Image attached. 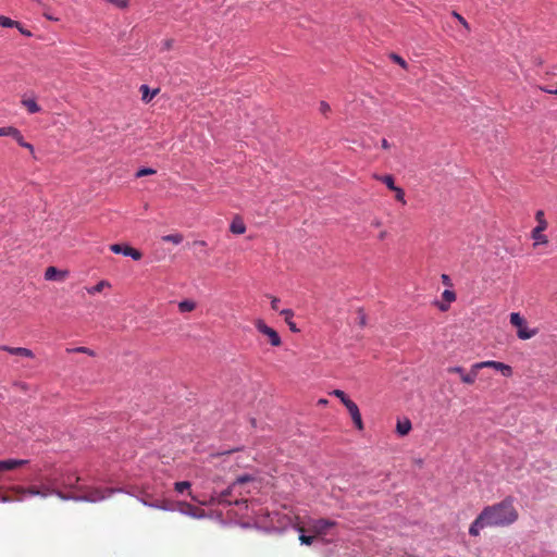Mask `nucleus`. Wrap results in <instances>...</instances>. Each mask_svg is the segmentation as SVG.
Wrapping results in <instances>:
<instances>
[{
	"label": "nucleus",
	"mask_w": 557,
	"mask_h": 557,
	"mask_svg": "<svg viewBox=\"0 0 557 557\" xmlns=\"http://www.w3.org/2000/svg\"><path fill=\"white\" fill-rule=\"evenodd\" d=\"M230 231L233 233V234H237V235H240V234H244L246 232V225L244 223V221L236 216L233 219L231 225H230Z\"/></svg>",
	"instance_id": "obj_15"
},
{
	"label": "nucleus",
	"mask_w": 557,
	"mask_h": 557,
	"mask_svg": "<svg viewBox=\"0 0 557 557\" xmlns=\"http://www.w3.org/2000/svg\"><path fill=\"white\" fill-rule=\"evenodd\" d=\"M255 480V478L250 474H244V475H239L234 482L233 484L231 485V487L228 490H226L225 492H223L221 494V498L224 500L226 498L227 495H230L231 491L232 490H235L237 486L239 485H243V484H246L248 482H252Z\"/></svg>",
	"instance_id": "obj_13"
},
{
	"label": "nucleus",
	"mask_w": 557,
	"mask_h": 557,
	"mask_svg": "<svg viewBox=\"0 0 557 557\" xmlns=\"http://www.w3.org/2000/svg\"><path fill=\"white\" fill-rule=\"evenodd\" d=\"M5 136H11L12 138H14L17 141V144L22 147H24V145L26 143L24 140L22 133L16 127H13V126H7V135Z\"/></svg>",
	"instance_id": "obj_19"
},
{
	"label": "nucleus",
	"mask_w": 557,
	"mask_h": 557,
	"mask_svg": "<svg viewBox=\"0 0 557 557\" xmlns=\"http://www.w3.org/2000/svg\"><path fill=\"white\" fill-rule=\"evenodd\" d=\"M441 278H442V283H443L445 286H447V287H451V286H453V283H451V280H450V277H449V275H447V274H442Z\"/></svg>",
	"instance_id": "obj_38"
},
{
	"label": "nucleus",
	"mask_w": 557,
	"mask_h": 557,
	"mask_svg": "<svg viewBox=\"0 0 557 557\" xmlns=\"http://www.w3.org/2000/svg\"><path fill=\"white\" fill-rule=\"evenodd\" d=\"M195 245L205 247L207 245V243L205 240H197V242H195Z\"/></svg>",
	"instance_id": "obj_46"
},
{
	"label": "nucleus",
	"mask_w": 557,
	"mask_h": 557,
	"mask_svg": "<svg viewBox=\"0 0 557 557\" xmlns=\"http://www.w3.org/2000/svg\"><path fill=\"white\" fill-rule=\"evenodd\" d=\"M373 177L376 180V181H380L382 183H384L386 185V187L388 189H391L392 191L394 189H396V185H395V182H394V177L389 174H386V175H379V174H374Z\"/></svg>",
	"instance_id": "obj_21"
},
{
	"label": "nucleus",
	"mask_w": 557,
	"mask_h": 557,
	"mask_svg": "<svg viewBox=\"0 0 557 557\" xmlns=\"http://www.w3.org/2000/svg\"><path fill=\"white\" fill-rule=\"evenodd\" d=\"M442 297L445 301H447L448 304L453 302L456 300V294L454 290H450V289H445L442 294Z\"/></svg>",
	"instance_id": "obj_32"
},
{
	"label": "nucleus",
	"mask_w": 557,
	"mask_h": 557,
	"mask_svg": "<svg viewBox=\"0 0 557 557\" xmlns=\"http://www.w3.org/2000/svg\"><path fill=\"white\" fill-rule=\"evenodd\" d=\"M0 26L2 27H13V26H18V23L7 17V16H3V15H0Z\"/></svg>",
	"instance_id": "obj_29"
},
{
	"label": "nucleus",
	"mask_w": 557,
	"mask_h": 557,
	"mask_svg": "<svg viewBox=\"0 0 557 557\" xmlns=\"http://www.w3.org/2000/svg\"><path fill=\"white\" fill-rule=\"evenodd\" d=\"M438 308L441 311H446L448 309V306L441 304V305H438Z\"/></svg>",
	"instance_id": "obj_47"
},
{
	"label": "nucleus",
	"mask_w": 557,
	"mask_h": 557,
	"mask_svg": "<svg viewBox=\"0 0 557 557\" xmlns=\"http://www.w3.org/2000/svg\"><path fill=\"white\" fill-rule=\"evenodd\" d=\"M319 404H321V405H325V404H327V400H326V399H320V400H319Z\"/></svg>",
	"instance_id": "obj_52"
},
{
	"label": "nucleus",
	"mask_w": 557,
	"mask_h": 557,
	"mask_svg": "<svg viewBox=\"0 0 557 557\" xmlns=\"http://www.w3.org/2000/svg\"><path fill=\"white\" fill-rule=\"evenodd\" d=\"M79 476L75 478V481L72 482L71 478L69 476L66 481H64L63 485L69 488H75L81 494L79 495H66L63 492L59 490H52L51 493L55 494L59 498L63 500H75V502H90L96 503L99 500L104 499L108 495H110L113 491L112 490H101L97 487H88V486H78L77 483L79 482Z\"/></svg>",
	"instance_id": "obj_2"
},
{
	"label": "nucleus",
	"mask_w": 557,
	"mask_h": 557,
	"mask_svg": "<svg viewBox=\"0 0 557 557\" xmlns=\"http://www.w3.org/2000/svg\"><path fill=\"white\" fill-rule=\"evenodd\" d=\"M26 463H28V460L25 459L0 460V473L14 470L16 468L25 466Z\"/></svg>",
	"instance_id": "obj_11"
},
{
	"label": "nucleus",
	"mask_w": 557,
	"mask_h": 557,
	"mask_svg": "<svg viewBox=\"0 0 557 557\" xmlns=\"http://www.w3.org/2000/svg\"><path fill=\"white\" fill-rule=\"evenodd\" d=\"M510 323L518 329L517 336L520 339H530L537 334V329H529L525 320L520 315L519 312H512L510 314Z\"/></svg>",
	"instance_id": "obj_4"
},
{
	"label": "nucleus",
	"mask_w": 557,
	"mask_h": 557,
	"mask_svg": "<svg viewBox=\"0 0 557 557\" xmlns=\"http://www.w3.org/2000/svg\"><path fill=\"white\" fill-rule=\"evenodd\" d=\"M519 518L518 510L511 497H506L499 503L486 506L471 523L469 534L478 536L485 528H504L511 525Z\"/></svg>",
	"instance_id": "obj_1"
},
{
	"label": "nucleus",
	"mask_w": 557,
	"mask_h": 557,
	"mask_svg": "<svg viewBox=\"0 0 557 557\" xmlns=\"http://www.w3.org/2000/svg\"><path fill=\"white\" fill-rule=\"evenodd\" d=\"M140 91L143 101L149 102L158 94L159 89H154L152 92H150V89L147 85H141Z\"/></svg>",
	"instance_id": "obj_23"
},
{
	"label": "nucleus",
	"mask_w": 557,
	"mask_h": 557,
	"mask_svg": "<svg viewBox=\"0 0 557 557\" xmlns=\"http://www.w3.org/2000/svg\"><path fill=\"white\" fill-rule=\"evenodd\" d=\"M280 299L277 297L271 296V308L273 310H278Z\"/></svg>",
	"instance_id": "obj_42"
},
{
	"label": "nucleus",
	"mask_w": 557,
	"mask_h": 557,
	"mask_svg": "<svg viewBox=\"0 0 557 557\" xmlns=\"http://www.w3.org/2000/svg\"><path fill=\"white\" fill-rule=\"evenodd\" d=\"M121 255L131 257L134 260H140L143 257V253L138 249H135L128 245L122 246Z\"/></svg>",
	"instance_id": "obj_17"
},
{
	"label": "nucleus",
	"mask_w": 557,
	"mask_h": 557,
	"mask_svg": "<svg viewBox=\"0 0 557 557\" xmlns=\"http://www.w3.org/2000/svg\"><path fill=\"white\" fill-rule=\"evenodd\" d=\"M154 173H156V170H153L151 168H143V169L137 171L136 177H143V176H146V175H152Z\"/></svg>",
	"instance_id": "obj_36"
},
{
	"label": "nucleus",
	"mask_w": 557,
	"mask_h": 557,
	"mask_svg": "<svg viewBox=\"0 0 557 557\" xmlns=\"http://www.w3.org/2000/svg\"><path fill=\"white\" fill-rule=\"evenodd\" d=\"M372 224H373L374 226H377V227H379V226H381V221L375 220Z\"/></svg>",
	"instance_id": "obj_51"
},
{
	"label": "nucleus",
	"mask_w": 557,
	"mask_h": 557,
	"mask_svg": "<svg viewBox=\"0 0 557 557\" xmlns=\"http://www.w3.org/2000/svg\"><path fill=\"white\" fill-rule=\"evenodd\" d=\"M23 148H26L27 150L30 151V153H34V146L27 141L25 143Z\"/></svg>",
	"instance_id": "obj_44"
},
{
	"label": "nucleus",
	"mask_w": 557,
	"mask_h": 557,
	"mask_svg": "<svg viewBox=\"0 0 557 557\" xmlns=\"http://www.w3.org/2000/svg\"><path fill=\"white\" fill-rule=\"evenodd\" d=\"M331 395L337 397L343 405H345V401H349L350 398L342 391V389H334Z\"/></svg>",
	"instance_id": "obj_33"
},
{
	"label": "nucleus",
	"mask_w": 557,
	"mask_h": 557,
	"mask_svg": "<svg viewBox=\"0 0 557 557\" xmlns=\"http://www.w3.org/2000/svg\"><path fill=\"white\" fill-rule=\"evenodd\" d=\"M475 368H479L480 370L484 368H492L496 371H499L504 376L507 377L512 374V368L510 366L494 360L476 362Z\"/></svg>",
	"instance_id": "obj_6"
},
{
	"label": "nucleus",
	"mask_w": 557,
	"mask_h": 557,
	"mask_svg": "<svg viewBox=\"0 0 557 557\" xmlns=\"http://www.w3.org/2000/svg\"><path fill=\"white\" fill-rule=\"evenodd\" d=\"M122 246L121 244H112L110 245V250L114 253H121L122 251Z\"/></svg>",
	"instance_id": "obj_41"
},
{
	"label": "nucleus",
	"mask_w": 557,
	"mask_h": 557,
	"mask_svg": "<svg viewBox=\"0 0 557 557\" xmlns=\"http://www.w3.org/2000/svg\"><path fill=\"white\" fill-rule=\"evenodd\" d=\"M184 239V236L181 233L169 234L162 236V240L166 243H172L174 245H180Z\"/></svg>",
	"instance_id": "obj_26"
},
{
	"label": "nucleus",
	"mask_w": 557,
	"mask_h": 557,
	"mask_svg": "<svg viewBox=\"0 0 557 557\" xmlns=\"http://www.w3.org/2000/svg\"><path fill=\"white\" fill-rule=\"evenodd\" d=\"M195 308H196V302L194 300L185 299V300L178 302V310L182 313L190 312V311L195 310Z\"/></svg>",
	"instance_id": "obj_24"
},
{
	"label": "nucleus",
	"mask_w": 557,
	"mask_h": 557,
	"mask_svg": "<svg viewBox=\"0 0 557 557\" xmlns=\"http://www.w3.org/2000/svg\"><path fill=\"white\" fill-rule=\"evenodd\" d=\"M535 220L537 222V225L531 232V238L534 240L533 246L536 247L539 245H547L548 238L544 234V232L548 227V223L545 219V214H544L543 210L536 211Z\"/></svg>",
	"instance_id": "obj_3"
},
{
	"label": "nucleus",
	"mask_w": 557,
	"mask_h": 557,
	"mask_svg": "<svg viewBox=\"0 0 557 557\" xmlns=\"http://www.w3.org/2000/svg\"><path fill=\"white\" fill-rule=\"evenodd\" d=\"M299 540L302 544L311 545L313 543L314 536H309V535L302 534L299 536Z\"/></svg>",
	"instance_id": "obj_37"
},
{
	"label": "nucleus",
	"mask_w": 557,
	"mask_h": 557,
	"mask_svg": "<svg viewBox=\"0 0 557 557\" xmlns=\"http://www.w3.org/2000/svg\"><path fill=\"white\" fill-rule=\"evenodd\" d=\"M391 59L395 63L399 64L403 69H407L408 64H407V62L400 55H398L396 53H392L391 54Z\"/></svg>",
	"instance_id": "obj_35"
},
{
	"label": "nucleus",
	"mask_w": 557,
	"mask_h": 557,
	"mask_svg": "<svg viewBox=\"0 0 557 557\" xmlns=\"http://www.w3.org/2000/svg\"><path fill=\"white\" fill-rule=\"evenodd\" d=\"M447 371L449 373L460 374V376H461L462 373H463V368H461V367H450V368L447 369Z\"/></svg>",
	"instance_id": "obj_40"
},
{
	"label": "nucleus",
	"mask_w": 557,
	"mask_h": 557,
	"mask_svg": "<svg viewBox=\"0 0 557 557\" xmlns=\"http://www.w3.org/2000/svg\"><path fill=\"white\" fill-rule=\"evenodd\" d=\"M67 276V271H60L55 267H48L45 271L47 281H63Z\"/></svg>",
	"instance_id": "obj_12"
},
{
	"label": "nucleus",
	"mask_w": 557,
	"mask_h": 557,
	"mask_svg": "<svg viewBox=\"0 0 557 557\" xmlns=\"http://www.w3.org/2000/svg\"><path fill=\"white\" fill-rule=\"evenodd\" d=\"M346 409L348 410L351 419H352V422L355 424V426L359 430V431H362L363 430V421H362V418H361V413H360V410L357 406L356 403H354L351 399L349 401H345V405Z\"/></svg>",
	"instance_id": "obj_8"
},
{
	"label": "nucleus",
	"mask_w": 557,
	"mask_h": 557,
	"mask_svg": "<svg viewBox=\"0 0 557 557\" xmlns=\"http://www.w3.org/2000/svg\"><path fill=\"white\" fill-rule=\"evenodd\" d=\"M191 486V484L188 482V481H181V482H176L174 484V490L177 492V493H183L187 490H189Z\"/></svg>",
	"instance_id": "obj_28"
},
{
	"label": "nucleus",
	"mask_w": 557,
	"mask_h": 557,
	"mask_svg": "<svg viewBox=\"0 0 557 557\" xmlns=\"http://www.w3.org/2000/svg\"><path fill=\"white\" fill-rule=\"evenodd\" d=\"M330 110H331V107L329 103H326L325 101H322L320 103V112L321 113L326 114Z\"/></svg>",
	"instance_id": "obj_39"
},
{
	"label": "nucleus",
	"mask_w": 557,
	"mask_h": 557,
	"mask_svg": "<svg viewBox=\"0 0 557 557\" xmlns=\"http://www.w3.org/2000/svg\"><path fill=\"white\" fill-rule=\"evenodd\" d=\"M175 508L178 511H181L182 513L194 517V518H199V517H202V515H203L202 509H200L199 507H196L194 505H190L188 503H185V502L176 503Z\"/></svg>",
	"instance_id": "obj_10"
},
{
	"label": "nucleus",
	"mask_w": 557,
	"mask_h": 557,
	"mask_svg": "<svg viewBox=\"0 0 557 557\" xmlns=\"http://www.w3.org/2000/svg\"><path fill=\"white\" fill-rule=\"evenodd\" d=\"M7 135V127H1L0 128V136H5Z\"/></svg>",
	"instance_id": "obj_48"
},
{
	"label": "nucleus",
	"mask_w": 557,
	"mask_h": 557,
	"mask_svg": "<svg viewBox=\"0 0 557 557\" xmlns=\"http://www.w3.org/2000/svg\"><path fill=\"white\" fill-rule=\"evenodd\" d=\"M335 524V521H331L329 519H318L311 522L310 531L317 535H325L329 529L333 528Z\"/></svg>",
	"instance_id": "obj_9"
},
{
	"label": "nucleus",
	"mask_w": 557,
	"mask_h": 557,
	"mask_svg": "<svg viewBox=\"0 0 557 557\" xmlns=\"http://www.w3.org/2000/svg\"><path fill=\"white\" fill-rule=\"evenodd\" d=\"M479 368H475V363L471 366L470 368V371L469 373H462L461 375V381L465 383V384H473L476 380V376H478V373H479Z\"/></svg>",
	"instance_id": "obj_16"
},
{
	"label": "nucleus",
	"mask_w": 557,
	"mask_h": 557,
	"mask_svg": "<svg viewBox=\"0 0 557 557\" xmlns=\"http://www.w3.org/2000/svg\"><path fill=\"white\" fill-rule=\"evenodd\" d=\"M144 504L146 506H150V507H153V508H157V509H161V510H173L175 509L173 504L166 499H162V500H156L154 503H147V502H144Z\"/></svg>",
	"instance_id": "obj_18"
},
{
	"label": "nucleus",
	"mask_w": 557,
	"mask_h": 557,
	"mask_svg": "<svg viewBox=\"0 0 557 557\" xmlns=\"http://www.w3.org/2000/svg\"><path fill=\"white\" fill-rule=\"evenodd\" d=\"M393 191L395 193L396 200L401 202L403 205H406L404 189L397 186L396 189H394Z\"/></svg>",
	"instance_id": "obj_34"
},
{
	"label": "nucleus",
	"mask_w": 557,
	"mask_h": 557,
	"mask_svg": "<svg viewBox=\"0 0 557 557\" xmlns=\"http://www.w3.org/2000/svg\"><path fill=\"white\" fill-rule=\"evenodd\" d=\"M386 234H387V233H386V231H382V232L380 233V235H379V238H380V239H384V238L386 237Z\"/></svg>",
	"instance_id": "obj_49"
},
{
	"label": "nucleus",
	"mask_w": 557,
	"mask_h": 557,
	"mask_svg": "<svg viewBox=\"0 0 557 557\" xmlns=\"http://www.w3.org/2000/svg\"><path fill=\"white\" fill-rule=\"evenodd\" d=\"M22 33H23V34H26L27 36H30V33H29V32H27V30H24V32L22 30Z\"/></svg>",
	"instance_id": "obj_54"
},
{
	"label": "nucleus",
	"mask_w": 557,
	"mask_h": 557,
	"mask_svg": "<svg viewBox=\"0 0 557 557\" xmlns=\"http://www.w3.org/2000/svg\"><path fill=\"white\" fill-rule=\"evenodd\" d=\"M360 323H361V324H364V318H362V319L360 320Z\"/></svg>",
	"instance_id": "obj_55"
},
{
	"label": "nucleus",
	"mask_w": 557,
	"mask_h": 557,
	"mask_svg": "<svg viewBox=\"0 0 557 557\" xmlns=\"http://www.w3.org/2000/svg\"><path fill=\"white\" fill-rule=\"evenodd\" d=\"M104 287H110V283L108 281L102 280L99 283H97L95 286L87 288V293L89 295H95L97 293H101Z\"/></svg>",
	"instance_id": "obj_27"
},
{
	"label": "nucleus",
	"mask_w": 557,
	"mask_h": 557,
	"mask_svg": "<svg viewBox=\"0 0 557 557\" xmlns=\"http://www.w3.org/2000/svg\"><path fill=\"white\" fill-rule=\"evenodd\" d=\"M53 488H45V490H39L38 487L36 486H30V487H22V486H13L11 488V491L15 492L16 494H21V495H29V496H41V497H47L49 495H54L53 493H51Z\"/></svg>",
	"instance_id": "obj_7"
},
{
	"label": "nucleus",
	"mask_w": 557,
	"mask_h": 557,
	"mask_svg": "<svg viewBox=\"0 0 557 557\" xmlns=\"http://www.w3.org/2000/svg\"><path fill=\"white\" fill-rule=\"evenodd\" d=\"M381 145L383 149H388L391 147L389 143L385 138L382 139Z\"/></svg>",
	"instance_id": "obj_45"
},
{
	"label": "nucleus",
	"mask_w": 557,
	"mask_h": 557,
	"mask_svg": "<svg viewBox=\"0 0 557 557\" xmlns=\"http://www.w3.org/2000/svg\"><path fill=\"white\" fill-rule=\"evenodd\" d=\"M453 16L463 26V28L466 29L467 33L470 32V25L469 23L465 20V17L462 15H460L459 13H457L456 11H454L453 13Z\"/></svg>",
	"instance_id": "obj_31"
},
{
	"label": "nucleus",
	"mask_w": 557,
	"mask_h": 557,
	"mask_svg": "<svg viewBox=\"0 0 557 557\" xmlns=\"http://www.w3.org/2000/svg\"><path fill=\"white\" fill-rule=\"evenodd\" d=\"M44 16L47 18V20H50V21H59L58 17H54L52 16L51 14H49L48 12H44Z\"/></svg>",
	"instance_id": "obj_43"
},
{
	"label": "nucleus",
	"mask_w": 557,
	"mask_h": 557,
	"mask_svg": "<svg viewBox=\"0 0 557 557\" xmlns=\"http://www.w3.org/2000/svg\"><path fill=\"white\" fill-rule=\"evenodd\" d=\"M66 351L67 352H81V354H86L88 356H95V351L94 350H91V349H89L87 347H83V346L76 347V348H73V349L67 348Z\"/></svg>",
	"instance_id": "obj_30"
},
{
	"label": "nucleus",
	"mask_w": 557,
	"mask_h": 557,
	"mask_svg": "<svg viewBox=\"0 0 557 557\" xmlns=\"http://www.w3.org/2000/svg\"><path fill=\"white\" fill-rule=\"evenodd\" d=\"M396 430L399 435L404 436L407 435L411 430V422L408 419H405L404 421H398L396 425Z\"/></svg>",
	"instance_id": "obj_22"
},
{
	"label": "nucleus",
	"mask_w": 557,
	"mask_h": 557,
	"mask_svg": "<svg viewBox=\"0 0 557 557\" xmlns=\"http://www.w3.org/2000/svg\"><path fill=\"white\" fill-rule=\"evenodd\" d=\"M255 325L260 333H262L263 335H265L269 338L272 346L277 347L282 344L281 337L277 334V332L274 329L268 326L263 322V320H260V319L257 320Z\"/></svg>",
	"instance_id": "obj_5"
},
{
	"label": "nucleus",
	"mask_w": 557,
	"mask_h": 557,
	"mask_svg": "<svg viewBox=\"0 0 557 557\" xmlns=\"http://www.w3.org/2000/svg\"><path fill=\"white\" fill-rule=\"evenodd\" d=\"M22 104L26 108L29 113H37L40 111V107L34 99H23Z\"/></svg>",
	"instance_id": "obj_25"
},
{
	"label": "nucleus",
	"mask_w": 557,
	"mask_h": 557,
	"mask_svg": "<svg viewBox=\"0 0 557 557\" xmlns=\"http://www.w3.org/2000/svg\"><path fill=\"white\" fill-rule=\"evenodd\" d=\"M22 33H23V34H26L27 36H30V33H29V32H27V30H24V32L22 30Z\"/></svg>",
	"instance_id": "obj_53"
},
{
	"label": "nucleus",
	"mask_w": 557,
	"mask_h": 557,
	"mask_svg": "<svg viewBox=\"0 0 557 557\" xmlns=\"http://www.w3.org/2000/svg\"><path fill=\"white\" fill-rule=\"evenodd\" d=\"M280 314L284 317L285 322L289 326L292 332H298L295 322L293 321L294 312L290 309H283Z\"/></svg>",
	"instance_id": "obj_20"
},
{
	"label": "nucleus",
	"mask_w": 557,
	"mask_h": 557,
	"mask_svg": "<svg viewBox=\"0 0 557 557\" xmlns=\"http://www.w3.org/2000/svg\"><path fill=\"white\" fill-rule=\"evenodd\" d=\"M171 46H172V41H171V40H166V41H165V48H166V49H170V48H171Z\"/></svg>",
	"instance_id": "obj_50"
},
{
	"label": "nucleus",
	"mask_w": 557,
	"mask_h": 557,
	"mask_svg": "<svg viewBox=\"0 0 557 557\" xmlns=\"http://www.w3.org/2000/svg\"><path fill=\"white\" fill-rule=\"evenodd\" d=\"M0 349L8 351L11 355L21 356L25 358H34L33 351L28 348L1 346Z\"/></svg>",
	"instance_id": "obj_14"
}]
</instances>
